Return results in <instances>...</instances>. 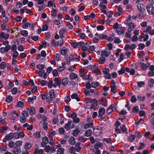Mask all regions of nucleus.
I'll return each mask as SVG.
<instances>
[{
    "label": "nucleus",
    "mask_w": 154,
    "mask_h": 154,
    "mask_svg": "<svg viewBox=\"0 0 154 154\" xmlns=\"http://www.w3.org/2000/svg\"><path fill=\"white\" fill-rule=\"evenodd\" d=\"M131 16L128 15L127 19L124 21V23L128 27V31L131 32L136 27L135 23L131 22Z\"/></svg>",
    "instance_id": "obj_1"
},
{
    "label": "nucleus",
    "mask_w": 154,
    "mask_h": 154,
    "mask_svg": "<svg viewBox=\"0 0 154 154\" xmlns=\"http://www.w3.org/2000/svg\"><path fill=\"white\" fill-rule=\"evenodd\" d=\"M113 28L116 29V32L119 35L122 34L125 31V27H122L121 24H119L118 23H116L114 25Z\"/></svg>",
    "instance_id": "obj_2"
},
{
    "label": "nucleus",
    "mask_w": 154,
    "mask_h": 154,
    "mask_svg": "<svg viewBox=\"0 0 154 154\" xmlns=\"http://www.w3.org/2000/svg\"><path fill=\"white\" fill-rule=\"evenodd\" d=\"M110 69L108 68H105L103 69V72L104 77L106 79H111V76L109 73Z\"/></svg>",
    "instance_id": "obj_3"
},
{
    "label": "nucleus",
    "mask_w": 154,
    "mask_h": 154,
    "mask_svg": "<svg viewBox=\"0 0 154 154\" xmlns=\"http://www.w3.org/2000/svg\"><path fill=\"white\" fill-rule=\"evenodd\" d=\"M45 150L46 152H50L51 153L54 152L56 151V149L55 147L49 145H48L46 146L45 148Z\"/></svg>",
    "instance_id": "obj_4"
},
{
    "label": "nucleus",
    "mask_w": 154,
    "mask_h": 154,
    "mask_svg": "<svg viewBox=\"0 0 154 154\" xmlns=\"http://www.w3.org/2000/svg\"><path fill=\"white\" fill-rule=\"evenodd\" d=\"M146 9L148 13L150 14H154L153 11L154 10V8L151 4H149L146 6Z\"/></svg>",
    "instance_id": "obj_5"
},
{
    "label": "nucleus",
    "mask_w": 154,
    "mask_h": 154,
    "mask_svg": "<svg viewBox=\"0 0 154 154\" xmlns=\"http://www.w3.org/2000/svg\"><path fill=\"white\" fill-rule=\"evenodd\" d=\"M14 137V134L12 133H10L7 134L5 138L3 139V141L6 142L7 140H9L12 139Z\"/></svg>",
    "instance_id": "obj_6"
},
{
    "label": "nucleus",
    "mask_w": 154,
    "mask_h": 154,
    "mask_svg": "<svg viewBox=\"0 0 154 154\" xmlns=\"http://www.w3.org/2000/svg\"><path fill=\"white\" fill-rule=\"evenodd\" d=\"M143 32H145L151 35H154V29H152L150 26H147L146 29L143 30Z\"/></svg>",
    "instance_id": "obj_7"
},
{
    "label": "nucleus",
    "mask_w": 154,
    "mask_h": 154,
    "mask_svg": "<svg viewBox=\"0 0 154 154\" xmlns=\"http://www.w3.org/2000/svg\"><path fill=\"white\" fill-rule=\"evenodd\" d=\"M11 46L10 45H7L5 47H1L0 49V52L2 53L7 52L11 49Z\"/></svg>",
    "instance_id": "obj_8"
},
{
    "label": "nucleus",
    "mask_w": 154,
    "mask_h": 154,
    "mask_svg": "<svg viewBox=\"0 0 154 154\" xmlns=\"http://www.w3.org/2000/svg\"><path fill=\"white\" fill-rule=\"evenodd\" d=\"M117 11H116L115 16L116 17L120 16L122 12V9L120 5L117 6L116 7Z\"/></svg>",
    "instance_id": "obj_9"
},
{
    "label": "nucleus",
    "mask_w": 154,
    "mask_h": 154,
    "mask_svg": "<svg viewBox=\"0 0 154 154\" xmlns=\"http://www.w3.org/2000/svg\"><path fill=\"white\" fill-rule=\"evenodd\" d=\"M150 71L147 73L148 76L149 77H151L154 76V66L152 65L150 66L149 68Z\"/></svg>",
    "instance_id": "obj_10"
},
{
    "label": "nucleus",
    "mask_w": 154,
    "mask_h": 154,
    "mask_svg": "<svg viewBox=\"0 0 154 154\" xmlns=\"http://www.w3.org/2000/svg\"><path fill=\"white\" fill-rule=\"evenodd\" d=\"M148 36L144 34H142L140 35L138 38V39L140 41H146L148 40Z\"/></svg>",
    "instance_id": "obj_11"
},
{
    "label": "nucleus",
    "mask_w": 154,
    "mask_h": 154,
    "mask_svg": "<svg viewBox=\"0 0 154 154\" xmlns=\"http://www.w3.org/2000/svg\"><path fill=\"white\" fill-rule=\"evenodd\" d=\"M138 10L141 13H143L145 11V6L143 4H138L137 6Z\"/></svg>",
    "instance_id": "obj_12"
},
{
    "label": "nucleus",
    "mask_w": 154,
    "mask_h": 154,
    "mask_svg": "<svg viewBox=\"0 0 154 154\" xmlns=\"http://www.w3.org/2000/svg\"><path fill=\"white\" fill-rule=\"evenodd\" d=\"M14 134V138L16 139L23 137L25 136L24 134L22 132H20L19 133L15 132Z\"/></svg>",
    "instance_id": "obj_13"
},
{
    "label": "nucleus",
    "mask_w": 154,
    "mask_h": 154,
    "mask_svg": "<svg viewBox=\"0 0 154 154\" xmlns=\"http://www.w3.org/2000/svg\"><path fill=\"white\" fill-rule=\"evenodd\" d=\"M110 54V50L109 49H106L103 51L101 54L102 56L104 57H108Z\"/></svg>",
    "instance_id": "obj_14"
},
{
    "label": "nucleus",
    "mask_w": 154,
    "mask_h": 154,
    "mask_svg": "<svg viewBox=\"0 0 154 154\" xmlns=\"http://www.w3.org/2000/svg\"><path fill=\"white\" fill-rule=\"evenodd\" d=\"M42 141L41 145L42 147H44L48 143V139L47 137H45L42 138Z\"/></svg>",
    "instance_id": "obj_15"
},
{
    "label": "nucleus",
    "mask_w": 154,
    "mask_h": 154,
    "mask_svg": "<svg viewBox=\"0 0 154 154\" xmlns=\"http://www.w3.org/2000/svg\"><path fill=\"white\" fill-rule=\"evenodd\" d=\"M26 110L28 112H29V114L31 115H33L35 112V109L33 107L30 106L27 108Z\"/></svg>",
    "instance_id": "obj_16"
},
{
    "label": "nucleus",
    "mask_w": 154,
    "mask_h": 154,
    "mask_svg": "<svg viewBox=\"0 0 154 154\" xmlns=\"http://www.w3.org/2000/svg\"><path fill=\"white\" fill-rule=\"evenodd\" d=\"M9 37V35L7 34H5V32H2L0 33V39H4L5 40L8 39Z\"/></svg>",
    "instance_id": "obj_17"
},
{
    "label": "nucleus",
    "mask_w": 154,
    "mask_h": 154,
    "mask_svg": "<svg viewBox=\"0 0 154 154\" xmlns=\"http://www.w3.org/2000/svg\"><path fill=\"white\" fill-rule=\"evenodd\" d=\"M82 79L83 80H87L89 82H91L92 81L93 78L92 76L89 75H85L82 77Z\"/></svg>",
    "instance_id": "obj_18"
},
{
    "label": "nucleus",
    "mask_w": 154,
    "mask_h": 154,
    "mask_svg": "<svg viewBox=\"0 0 154 154\" xmlns=\"http://www.w3.org/2000/svg\"><path fill=\"white\" fill-rule=\"evenodd\" d=\"M125 71L128 73H129L130 75H134L135 71L134 69L133 68H130L128 67H126L125 68Z\"/></svg>",
    "instance_id": "obj_19"
},
{
    "label": "nucleus",
    "mask_w": 154,
    "mask_h": 154,
    "mask_svg": "<svg viewBox=\"0 0 154 154\" xmlns=\"http://www.w3.org/2000/svg\"><path fill=\"white\" fill-rule=\"evenodd\" d=\"M21 151V149L20 148L14 147L13 148L12 152L14 154H18Z\"/></svg>",
    "instance_id": "obj_20"
},
{
    "label": "nucleus",
    "mask_w": 154,
    "mask_h": 154,
    "mask_svg": "<svg viewBox=\"0 0 154 154\" xmlns=\"http://www.w3.org/2000/svg\"><path fill=\"white\" fill-rule=\"evenodd\" d=\"M150 63H147L146 64L143 63L141 64V68L142 69L145 70H146L147 68L150 66Z\"/></svg>",
    "instance_id": "obj_21"
},
{
    "label": "nucleus",
    "mask_w": 154,
    "mask_h": 154,
    "mask_svg": "<svg viewBox=\"0 0 154 154\" xmlns=\"http://www.w3.org/2000/svg\"><path fill=\"white\" fill-rule=\"evenodd\" d=\"M72 123L71 120H68V122L65 125V128L67 130H69L71 128V125Z\"/></svg>",
    "instance_id": "obj_22"
},
{
    "label": "nucleus",
    "mask_w": 154,
    "mask_h": 154,
    "mask_svg": "<svg viewBox=\"0 0 154 154\" xmlns=\"http://www.w3.org/2000/svg\"><path fill=\"white\" fill-rule=\"evenodd\" d=\"M61 66H59L57 68V70L60 72L63 71L65 68V63L64 62H62Z\"/></svg>",
    "instance_id": "obj_23"
},
{
    "label": "nucleus",
    "mask_w": 154,
    "mask_h": 154,
    "mask_svg": "<svg viewBox=\"0 0 154 154\" xmlns=\"http://www.w3.org/2000/svg\"><path fill=\"white\" fill-rule=\"evenodd\" d=\"M106 112L105 109L103 108H100L98 110V116H103L105 114Z\"/></svg>",
    "instance_id": "obj_24"
},
{
    "label": "nucleus",
    "mask_w": 154,
    "mask_h": 154,
    "mask_svg": "<svg viewBox=\"0 0 154 154\" xmlns=\"http://www.w3.org/2000/svg\"><path fill=\"white\" fill-rule=\"evenodd\" d=\"M78 77L77 75L74 72H71L69 75V79L71 80H75Z\"/></svg>",
    "instance_id": "obj_25"
},
{
    "label": "nucleus",
    "mask_w": 154,
    "mask_h": 154,
    "mask_svg": "<svg viewBox=\"0 0 154 154\" xmlns=\"http://www.w3.org/2000/svg\"><path fill=\"white\" fill-rule=\"evenodd\" d=\"M93 123L92 122H88L84 125V128L85 129H87L89 128H92L93 127Z\"/></svg>",
    "instance_id": "obj_26"
},
{
    "label": "nucleus",
    "mask_w": 154,
    "mask_h": 154,
    "mask_svg": "<svg viewBox=\"0 0 154 154\" xmlns=\"http://www.w3.org/2000/svg\"><path fill=\"white\" fill-rule=\"evenodd\" d=\"M23 128H27V129L29 130H31L33 128V125H29L27 123H26L23 124Z\"/></svg>",
    "instance_id": "obj_27"
},
{
    "label": "nucleus",
    "mask_w": 154,
    "mask_h": 154,
    "mask_svg": "<svg viewBox=\"0 0 154 154\" xmlns=\"http://www.w3.org/2000/svg\"><path fill=\"white\" fill-rule=\"evenodd\" d=\"M71 97L72 99H75L77 101L79 102L80 100V99L78 95L77 94L74 93L72 94Z\"/></svg>",
    "instance_id": "obj_28"
},
{
    "label": "nucleus",
    "mask_w": 154,
    "mask_h": 154,
    "mask_svg": "<svg viewBox=\"0 0 154 154\" xmlns=\"http://www.w3.org/2000/svg\"><path fill=\"white\" fill-rule=\"evenodd\" d=\"M80 144L81 143L78 142L76 143L75 145V150L77 152H79L81 149V148L79 146Z\"/></svg>",
    "instance_id": "obj_29"
},
{
    "label": "nucleus",
    "mask_w": 154,
    "mask_h": 154,
    "mask_svg": "<svg viewBox=\"0 0 154 154\" xmlns=\"http://www.w3.org/2000/svg\"><path fill=\"white\" fill-rule=\"evenodd\" d=\"M59 45V42L54 39H53L51 42V45L53 47L58 46Z\"/></svg>",
    "instance_id": "obj_30"
},
{
    "label": "nucleus",
    "mask_w": 154,
    "mask_h": 154,
    "mask_svg": "<svg viewBox=\"0 0 154 154\" xmlns=\"http://www.w3.org/2000/svg\"><path fill=\"white\" fill-rule=\"evenodd\" d=\"M114 106L113 105H111L108 108L107 110V114H110L114 110Z\"/></svg>",
    "instance_id": "obj_31"
},
{
    "label": "nucleus",
    "mask_w": 154,
    "mask_h": 154,
    "mask_svg": "<svg viewBox=\"0 0 154 154\" xmlns=\"http://www.w3.org/2000/svg\"><path fill=\"white\" fill-rule=\"evenodd\" d=\"M69 80L67 78L63 79L62 81V84L63 86H65L68 83Z\"/></svg>",
    "instance_id": "obj_32"
},
{
    "label": "nucleus",
    "mask_w": 154,
    "mask_h": 154,
    "mask_svg": "<svg viewBox=\"0 0 154 154\" xmlns=\"http://www.w3.org/2000/svg\"><path fill=\"white\" fill-rule=\"evenodd\" d=\"M33 154H43L42 149L36 148L35 149Z\"/></svg>",
    "instance_id": "obj_33"
},
{
    "label": "nucleus",
    "mask_w": 154,
    "mask_h": 154,
    "mask_svg": "<svg viewBox=\"0 0 154 154\" xmlns=\"http://www.w3.org/2000/svg\"><path fill=\"white\" fill-rule=\"evenodd\" d=\"M100 85V84L98 82H93L91 83V87L93 88H96Z\"/></svg>",
    "instance_id": "obj_34"
},
{
    "label": "nucleus",
    "mask_w": 154,
    "mask_h": 154,
    "mask_svg": "<svg viewBox=\"0 0 154 154\" xmlns=\"http://www.w3.org/2000/svg\"><path fill=\"white\" fill-rule=\"evenodd\" d=\"M13 54L12 55V60H15L18 56V55L19 53L17 51H13Z\"/></svg>",
    "instance_id": "obj_35"
},
{
    "label": "nucleus",
    "mask_w": 154,
    "mask_h": 154,
    "mask_svg": "<svg viewBox=\"0 0 154 154\" xmlns=\"http://www.w3.org/2000/svg\"><path fill=\"white\" fill-rule=\"evenodd\" d=\"M68 141L69 143L71 144V145H73L75 144V139L74 137L71 136L70 137Z\"/></svg>",
    "instance_id": "obj_36"
},
{
    "label": "nucleus",
    "mask_w": 154,
    "mask_h": 154,
    "mask_svg": "<svg viewBox=\"0 0 154 154\" xmlns=\"http://www.w3.org/2000/svg\"><path fill=\"white\" fill-rule=\"evenodd\" d=\"M98 106V103L97 102H95L94 103H92L91 105L90 108L91 109H94Z\"/></svg>",
    "instance_id": "obj_37"
},
{
    "label": "nucleus",
    "mask_w": 154,
    "mask_h": 154,
    "mask_svg": "<svg viewBox=\"0 0 154 154\" xmlns=\"http://www.w3.org/2000/svg\"><path fill=\"white\" fill-rule=\"evenodd\" d=\"M2 21L3 23H7L9 20V18L6 16L2 17Z\"/></svg>",
    "instance_id": "obj_38"
},
{
    "label": "nucleus",
    "mask_w": 154,
    "mask_h": 154,
    "mask_svg": "<svg viewBox=\"0 0 154 154\" xmlns=\"http://www.w3.org/2000/svg\"><path fill=\"white\" fill-rule=\"evenodd\" d=\"M38 118L39 119H41L44 122L46 121L47 119V117L46 116L42 114L38 115Z\"/></svg>",
    "instance_id": "obj_39"
},
{
    "label": "nucleus",
    "mask_w": 154,
    "mask_h": 154,
    "mask_svg": "<svg viewBox=\"0 0 154 154\" xmlns=\"http://www.w3.org/2000/svg\"><path fill=\"white\" fill-rule=\"evenodd\" d=\"M105 61V57H100L98 60V62L100 64L104 63Z\"/></svg>",
    "instance_id": "obj_40"
},
{
    "label": "nucleus",
    "mask_w": 154,
    "mask_h": 154,
    "mask_svg": "<svg viewBox=\"0 0 154 154\" xmlns=\"http://www.w3.org/2000/svg\"><path fill=\"white\" fill-rule=\"evenodd\" d=\"M20 34L23 36L26 37L28 36V33L26 30H23L21 31Z\"/></svg>",
    "instance_id": "obj_41"
},
{
    "label": "nucleus",
    "mask_w": 154,
    "mask_h": 154,
    "mask_svg": "<svg viewBox=\"0 0 154 154\" xmlns=\"http://www.w3.org/2000/svg\"><path fill=\"white\" fill-rule=\"evenodd\" d=\"M15 6L17 9L20 8L23 6L22 3L20 1H18L16 4Z\"/></svg>",
    "instance_id": "obj_42"
},
{
    "label": "nucleus",
    "mask_w": 154,
    "mask_h": 154,
    "mask_svg": "<svg viewBox=\"0 0 154 154\" xmlns=\"http://www.w3.org/2000/svg\"><path fill=\"white\" fill-rule=\"evenodd\" d=\"M69 151L71 154H74L75 152V148L73 146L69 148Z\"/></svg>",
    "instance_id": "obj_43"
},
{
    "label": "nucleus",
    "mask_w": 154,
    "mask_h": 154,
    "mask_svg": "<svg viewBox=\"0 0 154 154\" xmlns=\"http://www.w3.org/2000/svg\"><path fill=\"white\" fill-rule=\"evenodd\" d=\"M65 31V29L64 28L61 29L59 32V33L60 38L63 37V34Z\"/></svg>",
    "instance_id": "obj_44"
},
{
    "label": "nucleus",
    "mask_w": 154,
    "mask_h": 154,
    "mask_svg": "<svg viewBox=\"0 0 154 154\" xmlns=\"http://www.w3.org/2000/svg\"><path fill=\"white\" fill-rule=\"evenodd\" d=\"M36 68L39 70V71L44 70L43 69L44 68V66L42 64H38L36 66Z\"/></svg>",
    "instance_id": "obj_45"
},
{
    "label": "nucleus",
    "mask_w": 154,
    "mask_h": 154,
    "mask_svg": "<svg viewBox=\"0 0 154 154\" xmlns=\"http://www.w3.org/2000/svg\"><path fill=\"white\" fill-rule=\"evenodd\" d=\"M13 100V97L11 95L8 96L6 99V101L8 103L11 102Z\"/></svg>",
    "instance_id": "obj_46"
},
{
    "label": "nucleus",
    "mask_w": 154,
    "mask_h": 154,
    "mask_svg": "<svg viewBox=\"0 0 154 154\" xmlns=\"http://www.w3.org/2000/svg\"><path fill=\"white\" fill-rule=\"evenodd\" d=\"M92 134V131L90 129L86 131L85 133V135L86 137L90 136Z\"/></svg>",
    "instance_id": "obj_47"
},
{
    "label": "nucleus",
    "mask_w": 154,
    "mask_h": 154,
    "mask_svg": "<svg viewBox=\"0 0 154 154\" xmlns=\"http://www.w3.org/2000/svg\"><path fill=\"white\" fill-rule=\"evenodd\" d=\"M85 70L84 69H81L79 70V72L80 73V75L81 77H82L85 75Z\"/></svg>",
    "instance_id": "obj_48"
},
{
    "label": "nucleus",
    "mask_w": 154,
    "mask_h": 154,
    "mask_svg": "<svg viewBox=\"0 0 154 154\" xmlns=\"http://www.w3.org/2000/svg\"><path fill=\"white\" fill-rule=\"evenodd\" d=\"M135 136L134 135H131L129 136L128 140L129 141L132 142L135 139Z\"/></svg>",
    "instance_id": "obj_49"
},
{
    "label": "nucleus",
    "mask_w": 154,
    "mask_h": 154,
    "mask_svg": "<svg viewBox=\"0 0 154 154\" xmlns=\"http://www.w3.org/2000/svg\"><path fill=\"white\" fill-rule=\"evenodd\" d=\"M49 95L51 98H54L55 97V94L54 90H51L50 92Z\"/></svg>",
    "instance_id": "obj_50"
},
{
    "label": "nucleus",
    "mask_w": 154,
    "mask_h": 154,
    "mask_svg": "<svg viewBox=\"0 0 154 154\" xmlns=\"http://www.w3.org/2000/svg\"><path fill=\"white\" fill-rule=\"evenodd\" d=\"M39 82L40 83L42 86H44L47 85L48 83L47 81L43 80H39Z\"/></svg>",
    "instance_id": "obj_51"
},
{
    "label": "nucleus",
    "mask_w": 154,
    "mask_h": 154,
    "mask_svg": "<svg viewBox=\"0 0 154 154\" xmlns=\"http://www.w3.org/2000/svg\"><path fill=\"white\" fill-rule=\"evenodd\" d=\"M31 147V143L29 142L26 143L24 145V148L27 150L29 149Z\"/></svg>",
    "instance_id": "obj_52"
},
{
    "label": "nucleus",
    "mask_w": 154,
    "mask_h": 154,
    "mask_svg": "<svg viewBox=\"0 0 154 154\" xmlns=\"http://www.w3.org/2000/svg\"><path fill=\"white\" fill-rule=\"evenodd\" d=\"M24 104L23 102L20 101L18 102L16 105V106L18 107H21L23 108V107Z\"/></svg>",
    "instance_id": "obj_53"
},
{
    "label": "nucleus",
    "mask_w": 154,
    "mask_h": 154,
    "mask_svg": "<svg viewBox=\"0 0 154 154\" xmlns=\"http://www.w3.org/2000/svg\"><path fill=\"white\" fill-rule=\"evenodd\" d=\"M6 66V64L5 62H2L0 65V68L1 69H4Z\"/></svg>",
    "instance_id": "obj_54"
},
{
    "label": "nucleus",
    "mask_w": 154,
    "mask_h": 154,
    "mask_svg": "<svg viewBox=\"0 0 154 154\" xmlns=\"http://www.w3.org/2000/svg\"><path fill=\"white\" fill-rule=\"evenodd\" d=\"M36 97L35 96H33L32 97H29L28 98V100L29 102H32L36 99Z\"/></svg>",
    "instance_id": "obj_55"
},
{
    "label": "nucleus",
    "mask_w": 154,
    "mask_h": 154,
    "mask_svg": "<svg viewBox=\"0 0 154 154\" xmlns=\"http://www.w3.org/2000/svg\"><path fill=\"white\" fill-rule=\"evenodd\" d=\"M103 145V144L102 143L100 142H98L95 143V144L94 145V147L97 148V149H99Z\"/></svg>",
    "instance_id": "obj_56"
},
{
    "label": "nucleus",
    "mask_w": 154,
    "mask_h": 154,
    "mask_svg": "<svg viewBox=\"0 0 154 154\" xmlns=\"http://www.w3.org/2000/svg\"><path fill=\"white\" fill-rule=\"evenodd\" d=\"M54 1L55 0H51L49 1L48 3L47 7L50 8L51 6H52Z\"/></svg>",
    "instance_id": "obj_57"
},
{
    "label": "nucleus",
    "mask_w": 154,
    "mask_h": 154,
    "mask_svg": "<svg viewBox=\"0 0 154 154\" xmlns=\"http://www.w3.org/2000/svg\"><path fill=\"white\" fill-rule=\"evenodd\" d=\"M55 134V132L54 131L51 130L49 131V135L51 137H53Z\"/></svg>",
    "instance_id": "obj_58"
},
{
    "label": "nucleus",
    "mask_w": 154,
    "mask_h": 154,
    "mask_svg": "<svg viewBox=\"0 0 154 154\" xmlns=\"http://www.w3.org/2000/svg\"><path fill=\"white\" fill-rule=\"evenodd\" d=\"M99 38L100 39L102 38L107 39L108 36L107 35H105L103 34H99Z\"/></svg>",
    "instance_id": "obj_59"
},
{
    "label": "nucleus",
    "mask_w": 154,
    "mask_h": 154,
    "mask_svg": "<svg viewBox=\"0 0 154 154\" xmlns=\"http://www.w3.org/2000/svg\"><path fill=\"white\" fill-rule=\"evenodd\" d=\"M93 151L95 154H100V152L99 149L94 147Z\"/></svg>",
    "instance_id": "obj_60"
},
{
    "label": "nucleus",
    "mask_w": 154,
    "mask_h": 154,
    "mask_svg": "<svg viewBox=\"0 0 154 154\" xmlns=\"http://www.w3.org/2000/svg\"><path fill=\"white\" fill-rule=\"evenodd\" d=\"M71 100V99L69 96H66L64 98V101L66 103H69Z\"/></svg>",
    "instance_id": "obj_61"
},
{
    "label": "nucleus",
    "mask_w": 154,
    "mask_h": 154,
    "mask_svg": "<svg viewBox=\"0 0 154 154\" xmlns=\"http://www.w3.org/2000/svg\"><path fill=\"white\" fill-rule=\"evenodd\" d=\"M57 11L55 9L53 8L51 13V15L52 17H55L56 16Z\"/></svg>",
    "instance_id": "obj_62"
},
{
    "label": "nucleus",
    "mask_w": 154,
    "mask_h": 154,
    "mask_svg": "<svg viewBox=\"0 0 154 154\" xmlns=\"http://www.w3.org/2000/svg\"><path fill=\"white\" fill-rule=\"evenodd\" d=\"M138 99L141 101H143L145 99V97L142 95H139L137 97Z\"/></svg>",
    "instance_id": "obj_63"
},
{
    "label": "nucleus",
    "mask_w": 154,
    "mask_h": 154,
    "mask_svg": "<svg viewBox=\"0 0 154 154\" xmlns=\"http://www.w3.org/2000/svg\"><path fill=\"white\" fill-rule=\"evenodd\" d=\"M57 154H63L64 153V149L62 148L59 149L57 152Z\"/></svg>",
    "instance_id": "obj_64"
}]
</instances>
